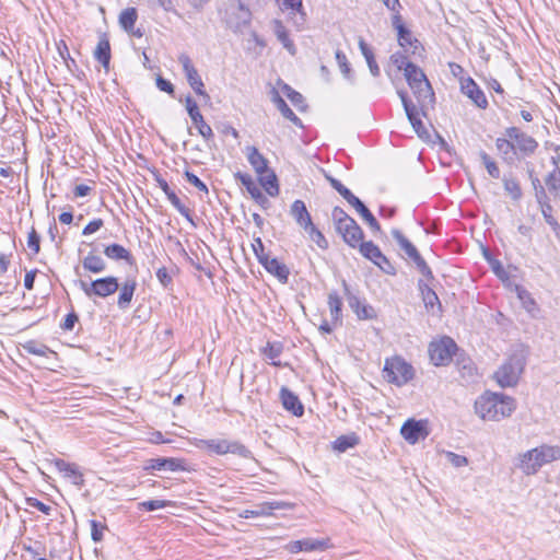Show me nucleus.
<instances>
[{
	"label": "nucleus",
	"mask_w": 560,
	"mask_h": 560,
	"mask_svg": "<svg viewBox=\"0 0 560 560\" xmlns=\"http://www.w3.org/2000/svg\"><path fill=\"white\" fill-rule=\"evenodd\" d=\"M400 434L410 444H416L429 435L427 422L422 420L408 419L400 429Z\"/></svg>",
	"instance_id": "4468645a"
},
{
	"label": "nucleus",
	"mask_w": 560,
	"mask_h": 560,
	"mask_svg": "<svg viewBox=\"0 0 560 560\" xmlns=\"http://www.w3.org/2000/svg\"><path fill=\"white\" fill-rule=\"evenodd\" d=\"M341 285L343 289V295L349 304V307L357 315L360 320H370L376 317V312L374 307L365 302V300H361L357 292H354L347 281L343 279L341 281Z\"/></svg>",
	"instance_id": "1a4fd4ad"
},
{
	"label": "nucleus",
	"mask_w": 560,
	"mask_h": 560,
	"mask_svg": "<svg viewBox=\"0 0 560 560\" xmlns=\"http://www.w3.org/2000/svg\"><path fill=\"white\" fill-rule=\"evenodd\" d=\"M200 445L217 455L232 453L242 457H248L250 454L249 450L237 441H228L223 439L200 440Z\"/></svg>",
	"instance_id": "9d476101"
},
{
	"label": "nucleus",
	"mask_w": 560,
	"mask_h": 560,
	"mask_svg": "<svg viewBox=\"0 0 560 560\" xmlns=\"http://www.w3.org/2000/svg\"><path fill=\"white\" fill-rule=\"evenodd\" d=\"M328 307L332 324H342V300L337 291L328 293Z\"/></svg>",
	"instance_id": "c85d7f7f"
},
{
	"label": "nucleus",
	"mask_w": 560,
	"mask_h": 560,
	"mask_svg": "<svg viewBox=\"0 0 560 560\" xmlns=\"http://www.w3.org/2000/svg\"><path fill=\"white\" fill-rule=\"evenodd\" d=\"M336 60L345 79L348 80L351 84H353L354 77L352 73L351 66L348 62L347 56L339 49L336 51Z\"/></svg>",
	"instance_id": "de8ad7c7"
},
{
	"label": "nucleus",
	"mask_w": 560,
	"mask_h": 560,
	"mask_svg": "<svg viewBox=\"0 0 560 560\" xmlns=\"http://www.w3.org/2000/svg\"><path fill=\"white\" fill-rule=\"evenodd\" d=\"M145 469L179 471L185 470V465L179 458L158 457L149 459Z\"/></svg>",
	"instance_id": "5701e85b"
},
{
	"label": "nucleus",
	"mask_w": 560,
	"mask_h": 560,
	"mask_svg": "<svg viewBox=\"0 0 560 560\" xmlns=\"http://www.w3.org/2000/svg\"><path fill=\"white\" fill-rule=\"evenodd\" d=\"M528 347L523 343L514 345L506 361L494 373L498 385H517L526 365Z\"/></svg>",
	"instance_id": "f03ea898"
},
{
	"label": "nucleus",
	"mask_w": 560,
	"mask_h": 560,
	"mask_svg": "<svg viewBox=\"0 0 560 560\" xmlns=\"http://www.w3.org/2000/svg\"><path fill=\"white\" fill-rule=\"evenodd\" d=\"M397 38L399 46L412 55H416L419 49H422L420 42L413 37L407 26L397 31Z\"/></svg>",
	"instance_id": "cd10ccee"
},
{
	"label": "nucleus",
	"mask_w": 560,
	"mask_h": 560,
	"mask_svg": "<svg viewBox=\"0 0 560 560\" xmlns=\"http://www.w3.org/2000/svg\"><path fill=\"white\" fill-rule=\"evenodd\" d=\"M155 83L160 91L165 92L171 96H174L175 88L171 81L161 75H158L155 79Z\"/></svg>",
	"instance_id": "774afa93"
},
{
	"label": "nucleus",
	"mask_w": 560,
	"mask_h": 560,
	"mask_svg": "<svg viewBox=\"0 0 560 560\" xmlns=\"http://www.w3.org/2000/svg\"><path fill=\"white\" fill-rule=\"evenodd\" d=\"M502 183H503V187H504L505 192L514 201H518L522 198L523 191H522L520 182L515 177L504 175L502 177Z\"/></svg>",
	"instance_id": "ea45409f"
},
{
	"label": "nucleus",
	"mask_w": 560,
	"mask_h": 560,
	"mask_svg": "<svg viewBox=\"0 0 560 560\" xmlns=\"http://www.w3.org/2000/svg\"><path fill=\"white\" fill-rule=\"evenodd\" d=\"M336 231L342 236L345 243L355 248L363 241L364 233L360 225L352 219L349 223H343L336 228Z\"/></svg>",
	"instance_id": "f3484780"
},
{
	"label": "nucleus",
	"mask_w": 560,
	"mask_h": 560,
	"mask_svg": "<svg viewBox=\"0 0 560 560\" xmlns=\"http://www.w3.org/2000/svg\"><path fill=\"white\" fill-rule=\"evenodd\" d=\"M252 247L259 264H261L265 260V258L269 257V255L265 253V246L260 237H256L254 240Z\"/></svg>",
	"instance_id": "69168bd1"
},
{
	"label": "nucleus",
	"mask_w": 560,
	"mask_h": 560,
	"mask_svg": "<svg viewBox=\"0 0 560 560\" xmlns=\"http://www.w3.org/2000/svg\"><path fill=\"white\" fill-rule=\"evenodd\" d=\"M497 151L506 165H515L518 161L517 154L514 149L513 141L508 137H499L495 139Z\"/></svg>",
	"instance_id": "4be33fe9"
},
{
	"label": "nucleus",
	"mask_w": 560,
	"mask_h": 560,
	"mask_svg": "<svg viewBox=\"0 0 560 560\" xmlns=\"http://www.w3.org/2000/svg\"><path fill=\"white\" fill-rule=\"evenodd\" d=\"M78 284L80 289L84 292V294L92 298H102L105 299L109 295H113L119 289L118 278L114 276H107L104 278H98L92 280L91 282H86L84 280H79Z\"/></svg>",
	"instance_id": "0eeeda50"
},
{
	"label": "nucleus",
	"mask_w": 560,
	"mask_h": 560,
	"mask_svg": "<svg viewBox=\"0 0 560 560\" xmlns=\"http://www.w3.org/2000/svg\"><path fill=\"white\" fill-rule=\"evenodd\" d=\"M271 102L276 105L277 109L281 113V115L290 120L294 126L299 128H303L302 120L293 113V110L289 107L287 102L282 98L278 90L275 88L270 91Z\"/></svg>",
	"instance_id": "b1692460"
},
{
	"label": "nucleus",
	"mask_w": 560,
	"mask_h": 560,
	"mask_svg": "<svg viewBox=\"0 0 560 560\" xmlns=\"http://www.w3.org/2000/svg\"><path fill=\"white\" fill-rule=\"evenodd\" d=\"M185 104L187 113L192 124L198 129L199 135L206 141L212 140L214 137L212 128L205 121L203 116L199 110L198 104L194 101V98L190 95L186 96Z\"/></svg>",
	"instance_id": "ddd939ff"
},
{
	"label": "nucleus",
	"mask_w": 560,
	"mask_h": 560,
	"mask_svg": "<svg viewBox=\"0 0 560 560\" xmlns=\"http://www.w3.org/2000/svg\"><path fill=\"white\" fill-rule=\"evenodd\" d=\"M178 61L183 67V71L189 86L196 92L197 95L202 96L206 101H210V96L205 90V84L201 80V77L192 65L190 57L186 54H180Z\"/></svg>",
	"instance_id": "9b49d317"
},
{
	"label": "nucleus",
	"mask_w": 560,
	"mask_h": 560,
	"mask_svg": "<svg viewBox=\"0 0 560 560\" xmlns=\"http://www.w3.org/2000/svg\"><path fill=\"white\" fill-rule=\"evenodd\" d=\"M106 257L113 260H125L128 264L132 262V255L122 245L113 243L104 248Z\"/></svg>",
	"instance_id": "473e14b6"
},
{
	"label": "nucleus",
	"mask_w": 560,
	"mask_h": 560,
	"mask_svg": "<svg viewBox=\"0 0 560 560\" xmlns=\"http://www.w3.org/2000/svg\"><path fill=\"white\" fill-rule=\"evenodd\" d=\"M389 59L392 65H394L397 68V70H404V72L406 71V69H408L410 65H413V62L408 61L407 56L401 51L394 52Z\"/></svg>",
	"instance_id": "864d4df0"
},
{
	"label": "nucleus",
	"mask_w": 560,
	"mask_h": 560,
	"mask_svg": "<svg viewBox=\"0 0 560 560\" xmlns=\"http://www.w3.org/2000/svg\"><path fill=\"white\" fill-rule=\"evenodd\" d=\"M65 477L78 487H82L84 485L83 475L74 464H71L69 469L66 471Z\"/></svg>",
	"instance_id": "4d7b16f0"
},
{
	"label": "nucleus",
	"mask_w": 560,
	"mask_h": 560,
	"mask_svg": "<svg viewBox=\"0 0 560 560\" xmlns=\"http://www.w3.org/2000/svg\"><path fill=\"white\" fill-rule=\"evenodd\" d=\"M27 246L32 250L33 255H37L40 250V235L34 228L28 232Z\"/></svg>",
	"instance_id": "052dcab7"
},
{
	"label": "nucleus",
	"mask_w": 560,
	"mask_h": 560,
	"mask_svg": "<svg viewBox=\"0 0 560 560\" xmlns=\"http://www.w3.org/2000/svg\"><path fill=\"white\" fill-rule=\"evenodd\" d=\"M246 155L248 163L255 170L257 175H262L269 170L268 160L258 151L256 147H247Z\"/></svg>",
	"instance_id": "bb28decb"
},
{
	"label": "nucleus",
	"mask_w": 560,
	"mask_h": 560,
	"mask_svg": "<svg viewBox=\"0 0 560 560\" xmlns=\"http://www.w3.org/2000/svg\"><path fill=\"white\" fill-rule=\"evenodd\" d=\"M457 368L463 376H470L474 374L475 366L469 358H462L457 360Z\"/></svg>",
	"instance_id": "e2e57ef3"
},
{
	"label": "nucleus",
	"mask_w": 560,
	"mask_h": 560,
	"mask_svg": "<svg viewBox=\"0 0 560 560\" xmlns=\"http://www.w3.org/2000/svg\"><path fill=\"white\" fill-rule=\"evenodd\" d=\"M95 59L104 67L106 71L109 70L110 62V45L109 40L103 36L100 38L94 51Z\"/></svg>",
	"instance_id": "c756f323"
},
{
	"label": "nucleus",
	"mask_w": 560,
	"mask_h": 560,
	"mask_svg": "<svg viewBox=\"0 0 560 560\" xmlns=\"http://www.w3.org/2000/svg\"><path fill=\"white\" fill-rule=\"evenodd\" d=\"M546 190L555 198H560V177L556 170L549 172L545 179Z\"/></svg>",
	"instance_id": "37998d69"
},
{
	"label": "nucleus",
	"mask_w": 560,
	"mask_h": 560,
	"mask_svg": "<svg viewBox=\"0 0 560 560\" xmlns=\"http://www.w3.org/2000/svg\"><path fill=\"white\" fill-rule=\"evenodd\" d=\"M290 214L304 231L313 224L312 217L303 200L298 199L293 201L290 208Z\"/></svg>",
	"instance_id": "393cba45"
},
{
	"label": "nucleus",
	"mask_w": 560,
	"mask_h": 560,
	"mask_svg": "<svg viewBox=\"0 0 560 560\" xmlns=\"http://www.w3.org/2000/svg\"><path fill=\"white\" fill-rule=\"evenodd\" d=\"M282 351L283 345L281 342H267V345L261 349V354L270 364L280 365L278 358L281 355Z\"/></svg>",
	"instance_id": "c9c22d12"
},
{
	"label": "nucleus",
	"mask_w": 560,
	"mask_h": 560,
	"mask_svg": "<svg viewBox=\"0 0 560 560\" xmlns=\"http://www.w3.org/2000/svg\"><path fill=\"white\" fill-rule=\"evenodd\" d=\"M456 351L457 345L450 337L432 341L428 348L430 360L436 366L447 364Z\"/></svg>",
	"instance_id": "6e6552de"
},
{
	"label": "nucleus",
	"mask_w": 560,
	"mask_h": 560,
	"mask_svg": "<svg viewBox=\"0 0 560 560\" xmlns=\"http://www.w3.org/2000/svg\"><path fill=\"white\" fill-rule=\"evenodd\" d=\"M280 400L283 408L295 417L304 415V406L298 395L291 392L288 387H281Z\"/></svg>",
	"instance_id": "412c9836"
},
{
	"label": "nucleus",
	"mask_w": 560,
	"mask_h": 560,
	"mask_svg": "<svg viewBox=\"0 0 560 560\" xmlns=\"http://www.w3.org/2000/svg\"><path fill=\"white\" fill-rule=\"evenodd\" d=\"M460 91L471 100L478 108L486 109L488 107V100L483 91L472 78H460Z\"/></svg>",
	"instance_id": "2eb2a0df"
},
{
	"label": "nucleus",
	"mask_w": 560,
	"mask_h": 560,
	"mask_svg": "<svg viewBox=\"0 0 560 560\" xmlns=\"http://www.w3.org/2000/svg\"><path fill=\"white\" fill-rule=\"evenodd\" d=\"M25 502H26L27 506L35 508L46 515H49L51 512V508L49 505L45 504L44 502H42L40 500H38L37 498H33V497L26 498Z\"/></svg>",
	"instance_id": "338daca9"
},
{
	"label": "nucleus",
	"mask_w": 560,
	"mask_h": 560,
	"mask_svg": "<svg viewBox=\"0 0 560 560\" xmlns=\"http://www.w3.org/2000/svg\"><path fill=\"white\" fill-rule=\"evenodd\" d=\"M276 36L278 40L283 45V47L291 54H295V46L293 42L289 37V33L285 30V27L282 25L281 22L276 21V28H275Z\"/></svg>",
	"instance_id": "c03bdc74"
},
{
	"label": "nucleus",
	"mask_w": 560,
	"mask_h": 560,
	"mask_svg": "<svg viewBox=\"0 0 560 560\" xmlns=\"http://www.w3.org/2000/svg\"><path fill=\"white\" fill-rule=\"evenodd\" d=\"M384 378L388 383H396V385L405 384L412 380L415 370L411 364L400 357H393L387 359L384 365Z\"/></svg>",
	"instance_id": "423d86ee"
},
{
	"label": "nucleus",
	"mask_w": 560,
	"mask_h": 560,
	"mask_svg": "<svg viewBox=\"0 0 560 560\" xmlns=\"http://www.w3.org/2000/svg\"><path fill=\"white\" fill-rule=\"evenodd\" d=\"M530 184L534 189L535 199H536L537 203H542L544 201L549 200L548 192H547L546 188L541 185V182L538 177L533 178L530 180Z\"/></svg>",
	"instance_id": "603ef678"
},
{
	"label": "nucleus",
	"mask_w": 560,
	"mask_h": 560,
	"mask_svg": "<svg viewBox=\"0 0 560 560\" xmlns=\"http://www.w3.org/2000/svg\"><path fill=\"white\" fill-rule=\"evenodd\" d=\"M327 544L325 540L305 538L302 539V548L304 551L324 550Z\"/></svg>",
	"instance_id": "13d9d810"
},
{
	"label": "nucleus",
	"mask_w": 560,
	"mask_h": 560,
	"mask_svg": "<svg viewBox=\"0 0 560 560\" xmlns=\"http://www.w3.org/2000/svg\"><path fill=\"white\" fill-rule=\"evenodd\" d=\"M138 19V13L136 8H127L121 11L119 15V24L121 28H124L127 33L132 32L135 28V24Z\"/></svg>",
	"instance_id": "a19ab883"
},
{
	"label": "nucleus",
	"mask_w": 560,
	"mask_h": 560,
	"mask_svg": "<svg viewBox=\"0 0 560 560\" xmlns=\"http://www.w3.org/2000/svg\"><path fill=\"white\" fill-rule=\"evenodd\" d=\"M136 289V279H127L121 285L119 284V294L117 299V306L119 310L125 311L130 307Z\"/></svg>",
	"instance_id": "a878e982"
},
{
	"label": "nucleus",
	"mask_w": 560,
	"mask_h": 560,
	"mask_svg": "<svg viewBox=\"0 0 560 560\" xmlns=\"http://www.w3.org/2000/svg\"><path fill=\"white\" fill-rule=\"evenodd\" d=\"M305 232L308 234L310 238L316 243V245L319 247V248H327L328 246V242L327 240L325 238L324 234L314 225V223L308 226Z\"/></svg>",
	"instance_id": "3c124183"
},
{
	"label": "nucleus",
	"mask_w": 560,
	"mask_h": 560,
	"mask_svg": "<svg viewBox=\"0 0 560 560\" xmlns=\"http://www.w3.org/2000/svg\"><path fill=\"white\" fill-rule=\"evenodd\" d=\"M419 270V272L428 280L431 281L434 279L433 273L429 265L425 262V260L422 258L421 255H419L417 258L412 260Z\"/></svg>",
	"instance_id": "bf43d9fd"
},
{
	"label": "nucleus",
	"mask_w": 560,
	"mask_h": 560,
	"mask_svg": "<svg viewBox=\"0 0 560 560\" xmlns=\"http://www.w3.org/2000/svg\"><path fill=\"white\" fill-rule=\"evenodd\" d=\"M92 540L98 542L103 539V530L107 528L106 524H102L95 520L90 521Z\"/></svg>",
	"instance_id": "680f3d73"
},
{
	"label": "nucleus",
	"mask_w": 560,
	"mask_h": 560,
	"mask_svg": "<svg viewBox=\"0 0 560 560\" xmlns=\"http://www.w3.org/2000/svg\"><path fill=\"white\" fill-rule=\"evenodd\" d=\"M353 208L361 215V218L369 224L371 230L375 232L381 230L377 220L362 200H360Z\"/></svg>",
	"instance_id": "79ce46f5"
},
{
	"label": "nucleus",
	"mask_w": 560,
	"mask_h": 560,
	"mask_svg": "<svg viewBox=\"0 0 560 560\" xmlns=\"http://www.w3.org/2000/svg\"><path fill=\"white\" fill-rule=\"evenodd\" d=\"M397 94L402 103L406 116H407L408 120L410 121L412 128L419 136H421V130L424 129V126H423L422 120L420 119L417 106L409 100L406 91L398 90Z\"/></svg>",
	"instance_id": "a211bd4d"
},
{
	"label": "nucleus",
	"mask_w": 560,
	"mask_h": 560,
	"mask_svg": "<svg viewBox=\"0 0 560 560\" xmlns=\"http://www.w3.org/2000/svg\"><path fill=\"white\" fill-rule=\"evenodd\" d=\"M331 218L335 224V228L342 225L343 223H349L353 218H351L342 208L335 207L331 211Z\"/></svg>",
	"instance_id": "6e6d98bb"
},
{
	"label": "nucleus",
	"mask_w": 560,
	"mask_h": 560,
	"mask_svg": "<svg viewBox=\"0 0 560 560\" xmlns=\"http://www.w3.org/2000/svg\"><path fill=\"white\" fill-rule=\"evenodd\" d=\"M258 177L260 185L270 197H277L279 195L278 177L272 170L269 168L265 174L258 175Z\"/></svg>",
	"instance_id": "7c9ffc66"
},
{
	"label": "nucleus",
	"mask_w": 560,
	"mask_h": 560,
	"mask_svg": "<svg viewBox=\"0 0 560 560\" xmlns=\"http://www.w3.org/2000/svg\"><path fill=\"white\" fill-rule=\"evenodd\" d=\"M359 48L361 54L364 56L370 72L373 77H378L381 73L380 67L375 61V57L371 47L364 42V39L360 38Z\"/></svg>",
	"instance_id": "58836bf2"
},
{
	"label": "nucleus",
	"mask_w": 560,
	"mask_h": 560,
	"mask_svg": "<svg viewBox=\"0 0 560 560\" xmlns=\"http://www.w3.org/2000/svg\"><path fill=\"white\" fill-rule=\"evenodd\" d=\"M234 177L246 188L247 192L257 205L262 209H268L270 207L269 199L262 194L249 174L238 171L234 174Z\"/></svg>",
	"instance_id": "dca6fc26"
},
{
	"label": "nucleus",
	"mask_w": 560,
	"mask_h": 560,
	"mask_svg": "<svg viewBox=\"0 0 560 560\" xmlns=\"http://www.w3.org/2000/svg\"><path fill=\"white\" fill-rule=\"evenodd\" d=\"M404 74L419 103L424 104L434 98V92L427 75L416 63L410 65Z\"/></svg>",
	"instance_id": "20e7f679"
},
{
	"label": "nucleus",
	"mask_w": 560,
	"mask_h": 560,
	"mask_svg": "<svg viewBox=\"0 0 560 560\" xmlns=\"http://www.w3.org/2000/svg\"><path fill=\"white\" fill-rule=\"evenodd\" d=\"M168 201L172 206L190 223L194 224L190 210L182 202V200L177 197L174 190H171L166 194Z\"/></svg>",
	"instance_id": "09e8293b"
},
{
	"label": "nucleus",
	"mask_w": 560,
	"mask_h": 560,
	"mask_svg": "<svg viewBox=\"0 0 560 560\" xmlns=\"http://www.w3.org/2000/svg\"><path fill=\"white\" fill-rule=\"evenodd\" d=\"M560 459V447L542 444L517 456L515 466L525 475H535L544 465Z\"/></svg>",
	"instance_id": "7ed1b4c3"
},
{
	"label": "nucleus",
	"mask_w": 560,
	"mask_h": 560,
	"mask_svg": "<svg viewBox=\"0 0 560 560\" xmlns=\"http://www.w3.org/2000/svg\"><path fill=\"white\" fill-rule=\"evenodd\" d=\"M361 255L371 260L374 265L378 264L380 259H385V255L381 252L380 247L372 241L361 242L359 244Z\"/></svg>",
	"instance_id": "2f4dec72"
},
{
	"label": "nucleus",
	"mask_w": 560,
	"mask_h": 560,
	"mask_svg": "<svg viewBox=\"0 0 560 560\" xmlns=\"http://www.w3.org/2000/svg\"><path fill=\"white\" fill-rule=\"evenodd\" d=\"M504 136L513 141L518 161L533 156L538 149V141L518 127H508Z\"/></svg>",
	"instance_id": "39448f33"
},
{
	"label": "nucleus",
	"mask_w": 560,
	"mask_h": 560,
	"mask_svg": "<svg viewBox=\"0 0 560 560\" xmlns=\"http://www.w3.org/2000/svg\"><path fill=\"white\" fill-rule=\"evenodd\" d=\"M392 235L399 245V247L411 260H413L420 255L416 246L399 230L394 229L392 231Z\"/></svg>",
	"instance_id": "f704fd0d"
},
{
	"label": "nucleus",
	"mask_w": 560,
	"mask_h": 560,
	"mask_svg": "<svg viewBox=\"0 0 560 560\" xmlns=\"http://www.w3.org/2000/svg\"><path fill=\"white\" fill-rule=\"evenodd\" d=\"M184 176H185V178L187 179V182L189 184L195 186L200 191H203V192L208 194L209 190H208L207 185L197 175H195L192 172L186 170L185 173H184Z\"/></svg>",
	"instance_id": "0e129e2a"
},
{
	"label": "nucleus",
	"mask_w": 560,
	"mask_h": 560,
	"mask_svg": "<svg viewBox=\"0 0 560 560\" xmlns=\"http://www.w3.org/2000/svg\"><path fill=\"white\" fill-rule=\"evenodd\" d=\"M540 206V210L546 223L553 230L556 234L560 232V224L551 214L552 206L550 205V200H546L542 203H538Z\"/></svg>",
	"instance_id": "49530a36"
},
{
	"label": "nucleus",
	"mask_w": 560,
	"mask_h": 560,
	"mask_svg": "<svg viewBox=\"0 0 560 560\" xmlns=\"http://www.w3.org/2000/svg\"><path fill=\"white\" fill-rule=\"evenodd\" d=\"M250 20L252 13L249 9L246 8L240 0H236L235 3L230 4L226 22L233 32H243V30L249 25Z\"/></svg>",
	"instance_id": "f8f14e48"
},
{
	"label": "nucleus",
	"mask_w": 560,
	"mask_h": 560,
	"mask_svg": "<svg viewBox=\"0 0 560 560\" xmlns=\"http://www.w3.org/2000/svg\"><path fill=\"white\" fill-rule=\"evenodd\" d=\"M475 410L483 420L499 421L512 415L515 402L509 396L487 390L475 401Z\"/></svg>",
	"instance_id": "f257e3e1"
},
{
	"label": "nucleus",
	"mask_w": 560,
	"mask_h": 560,
	"mask_svg": "<svg viewBox=\"0 0 560 560\" xmlns=\"http://www.w3.org/2000/svg\"><path fill=\"white\" fill-rule=\"evenodd\" d=\"M360 443V438L355 433L340 435L332 442V448L343 453L349 448L355 447Z\"/></svg>",
	"instance_id": "4c0bfd02"
},
{
	"label": "nucleus",
	"mask_w": 560,
	"mask_h": 560,
	"mask_svg": "<svg viewBox=\"0 0 560 560\" xmlns=\"http://www.w3.org/2000/svg\"><path fill=\"white\" fill-rule=\"evenodd\" d=\"M418 288L422 296V301L427 311L433 314L442 313V304L435 291L424 280L418 281Z\"/></svg>",
	"instance_id": "6ab92c4d"
},
{
	"label": "nucleus",
	"mask_w": 560,
	"mask_h": 560,
	"mask_svg": "<svg viewBox=\"0 0 560 560\" xmlns=\"http://www.w3.org/2000/svg\"><path fill=\"white\" fill-rule=\"evenodd\" d=\"M265 270L276 277L282 284H287L289 281L290 269L276 257H268L260 264Z\"/></svg>",
	"instance_id": "aec40b11"
},
{
	"label": "nucleus",
	"mask_w": 560,
	"mask_h": 560,
	"mask_svg": "<svg viewBox=\"0 0 560 560\" xmlns=\"http://www.w3.org/2000/svg\"><path fill=\"white\" fill-rule=\"evenodd\" d=\"M479 158L485 165L489 176L494 179H499L501 177V172L497 162L486 151H480Z\"/></svg>",
	"instance_id": "a18cd8bd"
},
{
	"label": "nucleus",
	"mask_w": 560,
	"mask_h": 560,
	"mask_svg": "<svg viewBox=\"0 0 560 560\" xmlns=\"http://www.w3.org/2000/svg\"><path fill=\"white\" fill-rule=\"evenodd\" d=\"M282 93L290 100L293 106L300 112H305L307 105L305 104L304 96L292 89L289 84L280 82Z\"/></svg>",
	"instance_id": "e433bc0d"
},
{
	"label": "nucleus",
	"mask_w": 560,
	"mask_h": 560,
	"mask_svg": "<svg viewBox=\"0 0 560 560\" xmlns=\"http://www.w3.org/2000/svg\"><path fill=\"white\" fill-rule=\"evenodd\" d=\"M82 266L85 270L93 273H101L106 270L105 260L101 256L95 255L93 252L89 253L83 258Z\"/></svg>",
	"instance_id": "72a5a7b5"
},
{
	"label": "nucleus",
	"mask_w": 560,
	"mask_h": 560,
	"mask_svg": "<svg viewBox=\"0 0 560 560\" xmlns=\"http://www.w3.org/2000/svg\"><path fill=\"white\" fill-rule=\"evenodd\" d=\"M23 349L27 353L35 354L38 357H46L48 353H52V351L47 346L34 340H30L25 345H23Z\"/></svg>",
	"instance_id": "8fccbe9b"
},
{
	"label": "nucleus",
	"mask_w": 560,
	"mask_h": 560,
	"mask_svg": "<svg viewBox=\"0 0 560 560\" xmlns=\"http://www.w3.org/2000/svg\"><path fill=\"white\" fill-rule=\"evenodd\" d=\"M170 504H171V502L166 501V500H149V501L140 502L138 504V509L151 512V511H155V510H159V509L166 508Z\"/></svg>",
	"instance_id": "5fc2aeb1"
}]
</instances>
